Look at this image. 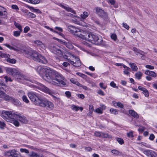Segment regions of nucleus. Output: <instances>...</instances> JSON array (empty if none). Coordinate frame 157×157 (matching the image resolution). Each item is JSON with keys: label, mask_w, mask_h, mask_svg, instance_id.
I'll list each match as a JSON object with an SVG mask.
<instances>
[{"label": "nucleus", "mask_w": 157, "mask_h": 157, "mask_svg": "<svg viewBox=\"0 0 157 157\" xmlns=\"http://www.w3.org/2000/svg\"><path fill=\"white\" fill-rule=\"evenodd\" d=\"M18 78L17 79H20L21 80L25 79L26 80L29 81L32 83H35L38 85L37 87L40 90L43 92L48 94H49L51 95L54 98H56V97L53 95V92L50 90L48 88L42 84L37 82L34 80H32L29 78H26V77L23 75L21 74L19 72V75L17 76Z\"/></svg>", "instance_id": "nucleus-3"}, {"label": "nucleus", "mask_w": 157, "mask_h": 157, "mask_svg": "<svg viewBox=\"0 0 157 157\" xmlns=\"http://www.w3.org/2000/svg\"><path fill=\"white\" fill-rule=\"evenodd\" d=\"M85 149L86 151H90L92 150V149L90 147H85Z\"/></svg>", "instance_id": "nucleus-59"}, {"label": "nucleus", "mask_w": 157, "mask_h": 157, "mask_svg": "<svg viewBox=\"0 0 157 157\" xmlns=\"http://www.w3.org/2000/svg\"><path fill=\"white\" fill-rule=\"evenodd\" d=\"M98 93L100 95H101L102 96H104L105 95V94L104 92L101 90H99L98 91Z\"/></svg>", "instance_id": "nucleus-60"}, {"label": "nucleus", "mask_w": 157, "mask_h": 157, "mask_svg": "<svg viewBox=\"0 0 157 157\" xmlns=\"http://www.w3.org/2000/svg\"><path fill=\"white\" fill-rule=\"evenodd\" d=\"M145 67L147 68H148V69H151V70H153L154 69V66H151V65H146L145 66Z\"/></svg>", "instance_id": "nucleus-56"}, {"label": "nucleus", "mask_w": 157, "mask_h": 157, "mask_svg": "<svg viewBox=\"0 0 157 157\" xmlns=\"http://www.w3.org/2000/svg\"><path fill=\"white\" fill-rule=\"evenodd\" d=\"M30 30V28L28 26H26L24 29V32L25 33H26Z\"/></svg>", "instance_id": "nucleus-55"}, {"label": "nucleus", "mask_w": 157, "mask_h": 157, "mask_svg": "<svg viewBox=\"0 0 157 157\" xmlns=\"http://www.w3.org/2000/svg\"><path fill=\"white\" fill-rule=\"evenodd\" d=\"M144 153L149 157H157V153L151 150H145Z\"/></svg>", "instance_id": "nucleus-16"}, {"label": "nucleus", "mask_w": 157, "mask_h": 157, "mask_svg": "<svg viewBox=\"0 0 157 157\" xmlns=\"http://www.w3.org/2000/svg\"><path fill=\"white\" fill-rule=\"evenodd\" d=\"M80 38L83 40L88 41L97 45L102 43L103 40L102 37L94 33L83 32L82 35H79Z\"/></svg>", "instance_id": "nucleus-2"}, {"label": "nucleus", "mask_w": 157, "mask_h": 157, "mask_svg": "<svg viewBox=\"0 0 157 157\" xmlns=\"http://www.w3.org/2000/svg\"><path fill=\"white\" fill-rule=\"evenodd\" d=\"M25 1L33 4H38L40 2V0H25Z\"/></svg>", "instance_id": "nucleus-32"}, {"label": "nucleus", "mask_w": 157, "mask_h": 157, "mask_svg": "<svg viewBox=\"0 0 157 157\" xmlns=\"http://www.w3.org/2000/svg\"><path fill=\"white\" fill-rule=\"evenodd\" d=\"M4 45L6 47L10 50H13L18 53H23L25 55L27 53L28 49L26 48L22 45L20 44H17L15 47L10 46V44H6Z\"/></svg>", "instance_id": "nucleus-5"}, {"label": "nucleus", "mask_w": 157, "mask_h": 157, "mask_svg": "<svg viewBox=\"0 0 157 157\" xmlns=\"http://www.w3.org/2000/svg\"><path fill=\"white\" fill-rule=\"evenodd\" d=\"M110 86L113 87H115L116 86V84L115 83L113 82H112L110 83Z\"/></svg>", "instance_id": "nucleus-64"}, {"label": "nucleus", "mask_w": 157, "mask_h": 157, "mask_svg": "<svg viewBox=\"0 0 157 157\" xmlns=\"http://www.w3.org/2000/svg\"><path fill=\"white\" fill-rule=\"evenodd\" d=\"M59 5L63 8L64 9L67 11L71 12L74 14H76V13L75 11L74 10H73L72 8H71L68 6H65L61 3L59 4Z\"/></svg>", "instance_id": "nucleus-19"}, {"label": "nucleus", "mask_w": 157, "mask_h": 157, "mask_svg": "<svg viewBox=\"0 0 157 157\" xmlns=\"http://www.w3.org/2000/svg\"><path fill=\"white\" fill-rule=\"evenodd\" d=\"M133 50L135 52H136L137 53L136 54L137 55H138V53L142 55H144L145 54V53L144 52L140 50H138L136 48H133Z\"/></svg>", "instance_id": "nucleus-30"}, {"label": "nucleus", "mask_w": 157, "mask_h": 157, "mask_svg": "<svg viewBox=\"0 0 157 157\" xmlns=\"http://www.w3.org/2000/svg\"><path fill=\"white\" fill-rule=\"evenodd\" d=\"M89 115L91 114L93 110H94V107L92 105H90L89 106Z\"/></svg>", "instance_id": "nucleus-43"}, {"label": "nucleus", "mask_w": 157, "mask_h": 157, "mask_svg": "<svg viewBox=\"0 0 157 157\" xmlns=\"http://www.w3.org/2000/svg\"><path fill=\"white\" fill-rule=\"evenodd\" d=\"M50 51L59 57L63 56V52L60 48L56 45L52 44L49 47Z\"/></svg>", "instance_id": "nucleus-8"}, {"label": "nucleus", "mask_w": 157, "mask_h": 157, "mask_svg": "<svg viewBox=\"0 0 157 157\" xmlns=\"http://www.w3.org/2000/svg\"><path fill=\"white\" fill-rule=\"evenodd\" d=\"M46 105V107L49 109H52L54 107V105L53 103L49 101L48 100Z\"/></svg>", "instance_id": "nucleus-26"}, {"label": "nucleus", "mask_w": 157, "mask_h": 157, "mask_svg": "<svg viewBox=\"0 0 157 157\" xmlns=\"http://www.w3.org/2000/svg\"><path fill=\"white\" fill-rule=\"evenodd\" d=\"M95 136L101 138H107L109 137V135L107 133H105L101 132L96 131L94 133Z\"/></svg>", "instance_id": "nucleus-20"}, {"label": "nucleus", "mask_w": 157, "mask_h": 157, "mask_svg": "<svg viewBox=\"0 0 157 157\" xmlns=\"http://www.w3.org/2000/svg\"><path fill=\"white\" fill-rule=\"evenodd\" d=\"M20 151L21 152H25L27 154L29 153V150L26 149L21 148L20 149Z\"/></svg>", "instance_id": "nucleus-49"}, {"label": "nucleus", "mask_w": 157, "mask_h": 157, "mask_svg": "<svg viewBox=\"0 0 157 157\" xmlns=\"http://www.w3.org/2000/svg\"><path fill=\"white\" fill-rule=\"evenodd\" d=\"M135 78L138 80H140L143 76V73L140 71L136 72L135 74Z\"/></svg>", "instance_id": "nucleus-29"}, {"label": "nucleus", "mask_w": 157, "mask_h": 157, "mask_svg": "<svg viewBox=\"0 0 157 157\" xmlns=\"http://www.w3.org/2000/svg\"><path fill=\"white\" fill-rule=\"evenodd\" d=\"M89 15V14L88 12L84 11L81 15V17L82 19H84L88 17Z\"/></svg>", "instance_id": "nucleus-31"}, {"label": "nucleus", "mask_w": 157, "mask_h": 157, "mask_svg": "<svg viewBox=\"0 0 157 157\" xmlns=\"http://www.w3.org/2000/svg\"><path fill=\"white\" fill-rule=\"evenodd\" d=\"M14 117L17 118V120H19L21 122L24 123H27L28 121L26 118L23 116H21L17 114L14 113Z\"/></svg>", "instance_id": "nucleus-18"}, {"label": "nucleus", "mask_w": 157, "mask_h": 157, "mask_svg": "<svg viewBox=\"0 0 157 157\" xmlns=\"http://www.w3.org/2000/svg\"><path fill=\"white\" fill-rule=\"evenodd\" d=\"M76 95L78 98L82 99H83L85 98L84 95L83 94H77Z\"/></svg>", "instance_id": "nucleus-54"}, {"label": "nucleus", "mask_w": 157, "mask_h": 157, "mask_svg": "<svg viewBox=\"0 0 157 157\" xmlns=\"http://www.w3.org/2000/svg\"><path fill=\"white\" fill-rule=\"evenodd\" d=\"M65 94L66 96L68 98H70L71 96V93L69 91H67L65 92Z\"/></svg>", "instance_id": "nucleus-58"}, {"label": "nucleus", "mask_w": 157, "mask_h": 157, "mask_svg": "<svg viewBox=\"0 0 157 157\" xmlns=\"http://www.w3.org/2000/svg\"><path fill=\"white\" fill-rule=\"evenodd\" d=\"M33 43L37 46L40 47L43 49L45 48V46L44 44L40 40H36L34 41Z\"/></svg>", "instance_id": "nucleus-21"}, {"label": "nucleus", "mask_w": 157, "mask_h": 157, "mask_svg": "<svg viewBox=\"0 0 157 157\" xmlns=\"http://www.w3.org/2000/svg\"><path fill=\"white\" fill-rule=\"evenodd\" d=\"M64 44L70 49H72L73 48V46L69 42L64 43Z\"/></svg>", "instance_id": "nucleus-37"}, {"label": "nucleus", "mask_w": 157, "mask_h": 157, "mask_svg": "<svg viewBox=\"0 0 157 157\" xmlns=\"http://www.w3.org/2000/svg\"><path fill=\"white\" fill-rule=\"evenodd\" d=\"M12 8L14 10H19V8L18 6L16 5H13L11 6Z\"/></svg>", "instance_id": "nucleus-53"}, {"label": "nucleus", "mask_w": 157, "mask_h": 157, "mask_svg": "<svg viewBox=\"0 0 157 157\" xmlns=\"http://www.w3.org/2000/svg\"><path fill=\"white\" fill-rule=\"evenodd\" d=\"M14 113L11 111H3L1 114V116L7 121H9L10 118L14 117Z\"/></svg>", "instance_id": "nucleus-10"}, {"label": "nucleus", "mask_w": 157, "mask_h": 157, "mask_svg": "<svg viewBox=\"0 0 157 157\" xmlns=\"http://www.w3.org/2000/svg\"><path fill=\"white\" fill-rule=\"evenodd\" d=\"M64 58L67 59L69 63L75 67H79L81 65L79 59L71 55L70 53H67Z\"/></svg>", "instance_id": "nucleus-4"}, {"label": "nucleus", "mask_w": 157, "mask_h": 157, "mask_svg": "<svg viewBox=\"0 0 157 157\" xmlns=\"http://www.w3.org/2000/svg\"><path fill=\"white\" fill-rule=\"evenodd\" d=\"M68 30L71 33L79 38L80 37L79 35L83 34V32H82L80 29L71 25L68 27Z\"/></svg>", "instance_id": "nucleus-7"}, {"label": "nucleus", "mask_w": 157, "mask_h": 157, "mask_svg": "<svg viewBox=\"0 0 157 157\" xmlns=\"http://www.w3.org/2000/svg\"><path fill=\"white\" fill-rule=\"evenodd\" d=\"M71 109L74 111H77L80 109L81 112L83 110V108L82 107H78L75 105H72L71 107Z\"/></svg>", "instance_id": "nucleus-28"}, {"label": "nucleus", "mask_w": 157, "mask_h": 157, "mask_svg": "<svg viewBox=\"0 0 157 157\" xmlns=\"http://www.w3.org/2000/svg\"><path fill=\"white\" fill-rule=\"evenodd\" d=\"M128 112L129 113L132 117L136 118H139V115L134 110H130Z\"/></svg>", "instance_id": "nucleus-27"}, {"label": "nucleus", "mask_w": 157, "mask_h": 157, "mask_svg": "<svg viewBox=\"0 0 157 157\" xmlns=\"http://www.w3.org/2000/svg\"><path fill=\"white\" fill-rule=\"evenodd\" d=\"M39 74L46 81L55 86H66V79L56 71L46 67H40L38 69Z\"/></svg>", "instance_id": "nucleus-1"}, {"label": "nucleus", "mask_w": 157, "mask_h": 157, "mask_svg": "<svg viewBox=\"0 0 157 157\" xmlns=\"http://www.w3.org/2000/svg\"><path fill=\"white\" fill-rule=\"evenodd\" d=\"M95 112L99 114H102V110L101 108H97L95 110Z\"/></svg>", "instance_id": "nucleus-52"}, {"label": "nucleus", "mask_w": 157, "mask_h": 157, "mask_svg": "<svg viewBox=\"0 0 157 157\" xmlns=\"http://www.w3.org/2000/svg\"><path fill=\"white\" fill-rule=\"evenodd\" d=\"M28 95L30 100L36 105V102L40 98L37 94L33 92H29L28 93Z\"/></svg>", "instance_id": "nucleus-13"}, {"label": "nucleus", "mask_w": 157, "mask_h": 157, "mask_svg": "<svg viewBox=\"0 0 157 157\" xmlns=\"http://www.w3.org/2000/svg\"><path fill=\"white\" fill-rule=\"evenodd\" d=\"M40 55L36 51L30 49H28L25 56L31 58L35 61H37L40 57L39 56Z\"/></svg>", "instance_id": "nucleus-6"}, {"label": "nucleus", "mask_w": 157, "mask_h": 157, "mask_svg": "<svg viewBox=\"0 0 157 157\" xmlns=\"http://www.w3.org/2000/svg\"><path fill=\"white\" fill-rule=\"evenodd\" d=\"M39 56L40 57H39V58L37 62L44 64H47L48 63L47 60L44 57L41 55H40Z\"/></svg>", "instance_id": "nucleus-22"}, {"label": "nucleus", "mask_w": 157, "mask_h": 157, "mask_svg": "<svg viewBox=\"0 0 157 157\" xmlns=\"http://www.w3.org/2000/svg\"><path fill=\"white\" fill-rule=\"evenodd\" d=\"M155 137V136L153 134H151L150 135L149 137V139L150 140H153L154 139Z\"/></svg>", "instance_id": "nucleus-61"}, {"label": "nucleus", "mask_w": 157, "mask_h": 157, "mask_svg": "<svg viewBox=\"0 0 157 157\" xmlns=\"http://www.w3.org/2000/svg\"><path fill=\"white\" fill-rule=\"evenodd\" d=\"M22 31H21L20 30L19 31H15L13 32V36L16 37H18L20 36L21 33Z\"/></svg>", "instance_id": "nucleus-35"}, {"label": "nucleus", "mask_w": 157, "mask_h": 157, "mask_svg": "<svg viewBox=\"0 0 157 157\" xmlns=\"http://www.w3.org/2000/svg\"><path fill=\"white\" fill-rule=\"evenodd\" d=\"M6 61L10 63L14 64L16 62V60L14 59L8 58L6 59Z\"/></svg>", "instance_id": "nucleus-34"}, {"label": "nucleus", "mask_w": 157, "mask_h": 157, "mask_svg": "<svg viewBox=\"0 0 157 157\" xmlns=\"http://www.w3.org/2000/svg\"><path fill=\"white\" fill-rule=\"evenodd\" d=\"M110 111L111 113L114 114H116L117 113V111L116 109L112 108L110 109Z\"/></svg>", "instance_id": "nucleus-46"}, {"label": "nucleus", "mask_w": 157, "mask_h": 157, "mask_svg": "<svg viewBox=\"0 0 157 157\" xmlns=\"http://www.w3.org/2000/svg\"><path fill=\"white\" fill-rule=\"evenodd\" d=\"M96 13L99 16L103 18L106 19L107 18V13L105 12L101 8L98 7H96L95 9Z\"/></svg>", "instance_id": "nucleus-12"}, {"label": "nucleus", "mask_w": 157, "mask_h": 157, "mask_svg": "<svg viewBox=\"0 0 157 157\" xmlns=\"http://www.w3.org/2000/svg\"><path fill=\"white\" fill-rule=\"evenodd\" d=\"M129 64L132 71H137L138 70V68L135 63H130Z\"/></svg>", "instance_id": "nucleus-23"}, {"label": "nucleus", "mask_w": 157, "mask_h": 157, "mask_svg": "<svg viewBox=\"0 0 157 157\" xmlns=\"http://www.w3.org/2000/svg\"><path fill=\"white\" fill-rule=\"evenodd\" d=\"M48 100L47 99L44 98H39L38 100V102H36V105L42 107H45L46 106Z\"/></svg>", "instance_id": "nucleus-14"}, {"label": "nucleus", "mask_w": 157, "mask_h": 157, "mask_svg": "<svg viewBox=\"0 0 157 157\" xmlns=\"http://www.w3.org/2000/svg\"><path fill=\"white\" fill-rule=\"evenodd\" d=\"M123 26L127 30H128L129 29V26L127 24L125 23H123Z\"/></svg>", "instance_id": "nucleus-51"}, {"label": "nucleus", "mask_w": 157, "mask_h": 157, "mask_svg": "<svg viewBox=\"0 0 157 157\" xmlns=\"http://www.w3.org/2000/svg\"><path fill=\"white\" fill-rule=\"evenodd\" d=\"M122 67L124 68L123 70L124 74L127 76H129L130 74V71H131V69L128 67H127L123 63H118V67Z\"/></svg>", "instance_id": "nucleus-15"}, {"label": "nucleus", "mask_w": 157, "mask_h": 157, "mask_svg": "<svg viewBox=\"0 0 157 157\" xmlns=\"http://www.w3.org/2000/svg\"><path fill=\"white\" fill-rule=\"evenodd\" d=\"M138 144H140L141 146L145 147L147 148H151V145L149 144L143 142H141L140 143H138Z\"/></svg>", "instance_id": "nucleus-40"}, {"label": "nucleus", "mask_w": 157, "mask_h": 157, "mask_svg": "<svg viewBox=\"0 0 157 157\" xmlns=\"http://www.w3.org/2000/svg\"><path fill=\"white\" fill-rule=\"evenodd\" d=\"M17 119V118L15 117H12L10 119L9 121L10 122H12L13 124L16 126L18 127L19 125V122L18 121L16 120Z\"/></svg>", "instance_id": "nucleus-24"}, {"label": "nucleus", "mask_w": 157, "mask_h": 157, "mask_svg": "<svg viewBox=\"0 0 157 157\" xmlns=\"http://www.w3.org/2000/svg\"><path fill=\"white\" fill-rule=\"evenodd\" d=\"M7 73L16 78H18L17 76L19 75V71L15 68L8 67L6 69Z\"/></svg>", "instance_id": "nucleus-11"}, {"label": "nucleus", "mask_w": 157, "mask_h": 157, "mask_svg": "<svg viewBox=\"0 0 157 157\" xmlns=\"http://www.w3.org/2000/svg\"><path fill=\"white\" fill-rule=\"evenodd\" d=\"M76 74L84 79H86L87 77L86 75L81 73H77Z\"/></svg>", "instance_id": "nucleus-42"}, {"label": "nucleus", "mask_w": 157, "mask_h": 157, "mask_svg": "<svg viewBox=\"0 0 157 157\" xmlns=\"http://www.w3.org/2000/svg\"><path fill=\"white\" fill-rule=\"evenodd\" d=\"M4 78L5 79V81L6 82H8V81L12 82L13 81L11 78L8 77L7 76H5Z\"/></svg>", "instance_id": "nucleus-47"}, {"label": "nucleus", "mask_w": 157, "mask_h": 157, "mask_svg": "<svg viewBox=\"0 0 157 157\" xmlns=\"http://www.w3.org/2000/svg\"><path fill=\"white\" fill-rule=\"evenodd\" d=\"M124 106L121 103L118 102V107H120L121 109V112L123 113H126L125 109L123 108Z\"/></svg>", "instance_id": "nucleus-36"}, {"label": "nucleus", "mask_w": 157, "mask_h": 157, "mask_svg": "<svg viewBox=\"0 0 157 157\" xmlns=\"http://www.w3.org/2000/svg\"><path fill=\"white\" fill-rule=\"evenodd\" d=\"M145 74L154 77H155L157 76L156 74L153 71L149 70H146L145 72Z\"/></svg>", "instance_id": "nucleus-25"}, {"label": "nucleus", "mask_w": 157, "mask_h": 157, "mask_svg": "<svg viewBox=\"0 0 157 157\" xmlns=\"http://www.w3.org/2000/svg\"><path fill=\"white\" fill-rule=\"evenodd\" d=\"M4 155L6 157H21L19 152L14 149L5 152L4 153Z\"/></svg>", "instance_id": "nucleus-9"}, {"label": "nucleus", "mask_w": 157, "mask_h": 157, "mask_svg": "<svg viewBox=\"0 0 157 157\" xmlns=\"http://www.w3.org/2000/svg\"><path fill=\"white\" fill-rule=\"evenodd\" d=\"M14 25L19 29V30H20L21 31H22L21 26L20 25L16 22H14Z\"/></svg>", "instance_id": "nucleus-41"}, {"label": "nucleus", "mask_w": 157, "mask_h": 157, "mask_svg": "<svg viewBox=\"0 0 157 157\" xmlns=\"http://www.w3.org/2000/svg\"><path fill=\"white\" fill-rule=\"evenodd\" d=\"M111 38L114 41H115L117 38V36L115 34H113L111 36Z\"/></svg>", "instance_id": "nucleus-50"}, {"label": "nucleus", "mask_w": 157, "mask_h": 157, "mask_svg": "<svg viewBox=\"0 0 157 157\" xmlns=\"http://www.w3.org/2000/svg\"><path fill=\"white\" fill-rule=\"evenodd\" d=\"M6 127V124L3 121H0V128L3 129Z\"/></svg>", "instance_id": "nucleus-39"}, {"label": "nucleus", "mask_w": 157, "mask_h": 157, "mask_svg": "<svg viewBox=\"0 0 157 157\" xmlns=\"http://www.w3.org/2000/svg\"><path fill=\"white\" fill-rule=\"evenodd\" d=\"M62 64L65 67H67L70 65L69 63L67 62H64Z\"/></svg>", "instance_id": "nucleus-63"}, {"label": "nucleus", "mask_w": 157, "mask_h": 157, "mask_svg": "<svg viewBox=\"0 0 157 157\" xmlns=\"http://www.w3.org/2000/svg\"><path fill=\"white\" fill-rule=\"evenodd\" d=\"M22 99L26 103H28L29 102V100L28 99L27 97L24 95H23L22 97Z\"/></svg>", "instance_id": "nucleus-45"}, {"label": "nucleus", "mask_w": 157, "mask_h": 157, "mask_svg": "<svg viewBox=\"0 0 157 157\" xmlns=\"http://www.w3.org/2000/svg\"><path fill=\"white\" fill-rule=\"evenodd\" d=\"M118 143L120 144H123L124 143L123 140L121 138H118Z\"/></svg>", "instance_id": "nucleus-57"}, {"label": "nucleus", "mask_w": 157, "mask_h": 157, "mask_svg": "<svg viewBox=\"0 0 157 157\" xmlns=\"http://www.w3.org/2000/svg\"><path fill=\"white\" fill-rule=\"evenodd\" d=\"M29 155L30 157H37L38 155L36 153L32 151L29 154Z\"/></svg>", "instance_id": "nucleus-38"}, {"label": "nucleus", "mask_w": 157, "mask_h": 157, "mask_svg": "<svg viewBox=\"0 0 157 157\" xmlns=\"http://www.w3.org/2000/svg\"><path fill=\"white\" fill-rule=\"evenodd\" d=\"M26 15L28 17L32 18H35L36 17V15L35 14L31 12L27 13Z\"/></svg>", "instance_id": "nucleus-33"}, {"label": "nucleus", "mask_w": 157, "mask_h": 157, "mask_svg": "<svg viewBox=\"0 0 157 157\" xmlns=\"http://www.w3.org/2000/svg\"><path fill=\"white\" fill-rule=\"evenodd\" d=\"M0 98H4L6 101H10L13 99L12 98L6 94L3 91L0 90Z\"/></svg>", "instance_id": "nucleus-17"}, {"label": "nucleus", "mask_w": 157, "mask_h": 157, "mask_svg": "<svg viewBox=\"0 0 157 157\" xmlns=\"http://www.w3.org/2000/svg\"><path fill=\"white\" fill-rule=\"evenodd\" d=\"M133 131H131L127 133V136L129 137H133Z\"/></svg>", "instance_id": "nucleus-48"}, {"label": "nucleus", "mask_w": 157, "mask_h": 157, "mask_svg": "<svg viewBox=\"0 0 157 157\" xmlns=\"http://www.w3.org/2000/svg\"><path fill=\"white\" fill-rule=\"evenodd\" d=\"M55 29L56 30L59 31V32H62L63 31V29L62 28L60 27H56L55 28Z\"/></svg>", "instance_id": "nucleus-62"}, {"label": "nucleus", "mask_w": 157, "mask_h": 157, "mask_svg": "<svg viewBox=\"0 0 157 157\" xmlns=\"http://www.w3.org/2000/svg\"><path fill=\"white\" fill-rule=\"evenodd\" d=\"M143 93L144 94L145 97H148L149 96V93L146 89L143 91Z\"/></svg>", "instance_id": "nucleus-44"}]
</instances>
